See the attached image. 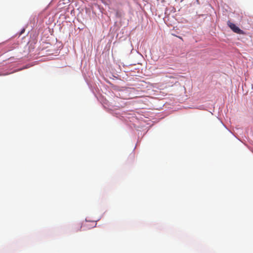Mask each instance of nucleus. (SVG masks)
<instances>
[{
	"mask_svg": "<svg viewBox=\"0 0 253 253\" xmlns=\"http://www.w3.org/2000/svg\"><path fill=\"white\" fill-rule=\"evenodd\" d=\"M227 25L234 32L238 34H243V31L242 30H241L239 27L236 26L235 24L231 23L230 21H228L227 22Z\"/></svg>",
	"mask_w": 253,
	"mask_h": 253,
	"instance_id": "1",
	"label": "nucleus"
},
{
	"mask_svg": "<svg viewBox=\"0 0 253 253\" xmlns=\"http://www.w3.org/2000/svg\"><path fill=\"white\" fill-rule=\"evenodd\" d=\"M90 226H92V227H95L96 225V223L95 221H91L90 222Z\"/></svg>",
	"mask_w": 253,
	"mask_h": 253,
	"instance_id": "2",
	"label": "nucleus"
},
{
	"mask_svg": "<svg viewBox=\"0 0 253 253\" xmlns=\"http://www.w3.org/2000/svg\"><path fill=\"white\" fill-rule=\"evenodd\" d=\"M82 228V226L80 225H79L76 228V231H79L81 230V229Z\"/></svg>",
	"mask_w": 253,
	"mask_h": 253,
	"instance_id": "3",
	"label": "nucleus"
},
{
	"mask_svg": "<svg viewBox=\"0 0 253 253\" xmlns=\"http://www.w3.org/2000/svg\"><path fill=\"white\" fill-rule=\"evenodd\" d=\"M89 221H86L85 223H86V226H88V225H89L87 224V223H89Z\"/></svg>",
	"mask_w": 253,
	"mask_h": 253,
	"instance_id": "4",
	"label": "nucleus"
}]
</instances>
